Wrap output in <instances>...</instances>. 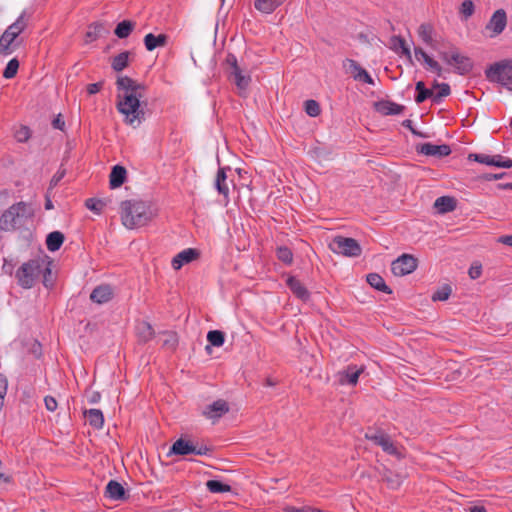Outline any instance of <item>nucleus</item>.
Instances as JSON below:
<instances>
[{"label": "nucleus", "instance_id": "nucleus-16", "mask_svg": "<svg viewBox=\"0 0 512 512\" xmlns=\"http://www.w3.org/2000/svg\"><path fill=\"white\" fill-rule=\"evenodd\" d=\"M374 109L378 113L388 116L401 114L405 107L389 100H380L374 103Z\"/></svg>", "mask_w": 512, "mask_h": 512}, {"label": "nucleus", "instance_id": "nucleus-57", "mask_svg": "<svg viewBox=\"0 0 512 512\" xmlns=\"http://www.w3.org/2000/svg\"><path fill=\"white\" fill-rule=\"evenodd\" d=\"M103 86V82L91 83L87 86V93L89 95H93L98 93Z\"/></svg>", "mask_w": 512, "mask_h": 512}, {"label": "nucleus", "instance_id": "nucleus-38", "mask_svg": "<svg viewBox=\"0 0 512 512\" xmlns=\"http://www.w3.org/2000/svg\"><path fill=\"white\" fill-rule=\"evenodd\" d=\"M433 88L438 89V92L434 94L435 103H440L444 97L449 96L451 93L450 86L447 83H438L437 81H434Z\"/></svg>", "mask_w": 512, "mask_h": 512}, {"label": "nucleus", "instance_id": "nucleus-12", "mask_svg": "<svg viewBox=\"0 0 512 512\" xmlns=\"http://www.w3.org/2000/svg\"><path fill=\"white\" fill-rule=\"evenodd\" d=\"M417 152L426 156L446 157L451 154V148L447 144L435 145L432 143H423L417 146Z\"/></svg>", "mask_w": 512, "mask_h": 512}, {"label": "nucleus", "instance_id": "nucleus-2", "mask_svg": "<svg viewBox=\"0 0 512 512\" xmlns=\"http://www.w3.org/2000/svg\"><path fill=\"white\" fill-rule=\"evenodd\" d=\"M153 217L150 205L144 201L126 200L121 203V220L128 229L145 226Z\"/></svg>", "mask_w": 512, "mask_h": 512}, {"label": "nucleus", "instance_id": "nucleus-10", "mask_svg": "<svg viewBox=\"0 0 512 512\" xmlns=\"http://www.w3.org/2000/svg\"><path fill=\"white\" fill-rule=\"evenodd\" d=\"M469 159H473L481 164L496 166L500 168L512 167V160L499 154L493 156H489L486 154H470Z\"/></svg>", "mask_w": 512, "mask_h": 512}, {"label": "nucleus", "instance_id": "nucleus-46", "mask_svg": "<svg viewBox=\"0 0 512 512\" xmlns=\"http://www.w3.org/2000/svg\"><path fill=\"white\" fill-rule=\"evenodd\" d=\"M305 112L311 117H317L321 112L319 103L312 99L305 101Z\"/></svg>", "mask_w": 512, "mask_h": 512}, {"label": "nucleus", "instance_id": "nucleus-19", "mask_svg": "<svg viewBox=\"0 0 512 512\" xmlns=\"http://www.w3.org/2000/svg\"><path fill=\"white\" fill-rule=\"evenodd\" d=\"M286 285L292 293L302 301H307L310 298V293L307 288L294 276H289L286 280Z\"/></svg>", "mask_w": 512, "mask_h": 512}, {"label": "nucleus", "instance_id": "nucleus-8", "mask_svg": "<svg viewBox=\"0 0 512 512\" xmlns=\"http://www.w3.org/2000/svg\"><path fill=\"white\" fill-rule=\"evenodd\" d=\"M329 248L337 254L346 257H358L362 253V248L357 240L350 237L336 236L329 244Z\"/></svg>", "mask_w": 512, "mask_h": 512}, {"label": "nucleus", "instance_id": "nucleus-20", "mask_svg": "<svg viewBox=\"0 0 512 512\" xmlns=\"http://www.w3.org/2000/svg\"><path fill=\"white\" fill-rule=\"evenodd\" d=\"M105 496L114 501L126 499V491L121 483L110 480L106 486Z\"/></svg>", "mask_w": 512, "mask_h": 512}, {"label": "nucleus", "instance_id": "nucleus-54", "mask_svg": "<svg viewBox=\"0 0 512 512\" xmlns=\"http://www.w3.org/2000/svg\"><path fill=\"white\" fill-rule=\"evenodd\" d=\"M45 407L48 411L54 412L57 409V401L53 396L47 395L44 398Z\"/></svg>", "mask_w": 512, "mask_h": 512}, {"label": "nucleus", "instance_id": "nucleus-56", "mask_svg": "<svg viewBox=\"0 0 512 512\" xmlns=\"http://www.w3.org/2000/svg\"><path fill=\"white\" fill-rule=\"evenodd\" d=\"M468 274H469L471 279L479 278L481 276V274H482V267H481V265H472L469 268Z\"/></svg>", "mask_w": 512, "mask_h": 512}, {"label": "nucleus", "instance_id": "nucleus-24", "mask_svg": "<svg viewBox=\"0 0 512 512\" xmlns=\"http://www.w3.org/2000/svg\"><path fill=\"white\" fill-rule=\"evenodd\" d=\"M83 414L91 427L97 430L103 428L104 416L101 410L89 409L85 410Z\"/></svg>", "mask_w": 512, "mask_h": 512}, {"label": "nucleus", "instance_id": "nucleus-55", "mask_svg": "<svg viewBox=\"0 0 512 512\" xmlns=\"http://www.w3.org/2000/svg\"><path fill=\"white\" fill-rule=\"evenodd\" d=\"M87 401L90 404H96L101 399V394L98 391H87L86 392Z\"/></svg>", "mask_w": 512, "mask_h": 512}, {"label": "nucleus", "instance_id": "nucleus-11", "mask_svg": "<svg viewBox=\"0 0 512 512\" xmlns=\"http://www.w3.org/2000/svg\"><path fill=\"white\" fill-rule=\"evenodd\" d=\"M344 67L352 74V77L355 80L362 81L364 83L374 85L373 78L369 75V73L362 68L359 63L353 59H346L344 61Z\"/></svg>", "mask_w": 512, "mask_h": 512}, {"label": "nucleus", "instance_id": "nucleus-64", "mask_svg": "<svg viewBox=\"0 0 512 512\" xmlns=\"http://www.w3.org/2000/svg\"><path fill=\"white\" fill-rule=\"evenodd\" d=\"M291 512H321L318 509H312V508H292Z\"/></svg>", "mask_w": 512, "mask_h": 512}, {"label": "nucleus", "instance_id": "nucleus-53", "mask_svg": "<svg viewBox=\"0 0 512 512\" xmlns=\"http://www.w3.org/2000/svg\"><path fill=\"white\" fill-rule=\"evenodd\" d=\"M225 63L229 69V72L236 71V70L240 69V67L238 65L237 58L234 54H231V53L228 54L226 57Z\"/></svg>", "mask_w": 512, "mask_h": 512}, {"label": "nucleus", "instance_id": "nucleus-61", "mask_svg": "<svg viewBox=\"0 0 512 512\" xmlns=\"http://www.w3.org/2000/svg\"><path fill=\"white\" fill-rule=\"evenodd\" d=\"M64 177V172H57L50 181V186L54 187Z\"/></svg>", "mask_w": 512, "mask_h": 512}, {"label": "nucleus", "instance_id": "nucleus-43", "mask_svg": "<svg viewBox=\"0 0 512 512\" xmlns=\"http://www.w3.org/2000/svg\"><path fill=\"white\" fill-rule=\"evenodd\" d=\"M85 206L95 214H101L105 207V202L100 199L88 198L85 201Z\"/></svg>", "mask_w": 512, "mask_h": 512}, {"label": "nucleus", "instance_id": "nucleus-25", "mask_svg": "<svg viewBox=\"0 0 512 512\" xmlns=\"http://www.w3.org/2000/svg\"><path fill=\"white\" fill-rule=\"evenodd\" d=\"M284 2L285 0H255L254 7L261 13L271 14Z\"/></svg>", "mask_w": 512, "mask_h": 512}, {"label": "nucleus", "instance_id": "nucleus-17", "mask_svg": "<svg viewBox=\"0 0 512 512\" xmlns=\"http://www.w3.org/2000/svg\"><path fill=\"white\" fill-rule=\"evenodd\" d=\"M199 256V251L194 248H187L181 252H179L173 259H172V267L175 270L181 269V267L184 264H188L192 262L193 260L197 259Z\"/></svg>", "mask_w": 512, "mask_h": 512}, {"label": "nucleus", "instance_id": "nucleus-58", "mask_svg": "<svg viewBox=\"0 0 512 512\" xmlns=\"http://www.w3.org/2000/svg\"><path fill=\"white\" fill-rule=\"evenodd\" d=\"M194 448L195 451L193 452V454L195 455H207L211 451V449L206 445L195 444Z\"/></svg>", "mask_w": 512, "mask_h": 512}, {"label": "nucleus", "instance_id": "nucleus-3", "mask_svg": "<svg viewBox=\"0 0 512 512\" xmlns=\"http://www.w3.org/2000/svg\"><path fill=\"white\" fill-rule=\"evenodd\" d=\"M50 262L45 259L35 258L23 263L15 272L17 283L24 289L34 286L36 280L43 274V284L48 287V276L51 275Z\"/></svg>", "mask_w": 512, "mask_h": 512}, {"label": "nucleus", "instance_id": "nucleus-28", "mask_svg": "<svg viewBox=\"0 0 512 512\" xmlns=\"http://www.w3.org/2000/svg\"><path fill=\"white\" fill-rule=\"evenodd\" d=\"M136 332L139 340L144 343L153 339L155 335L152 325L146 321H142L137 325Z\"/></svg>", "mask_w": 512, "mask_h": 512}, {"label": "nucleus", "instance_id": "nucleus-60", "mask_svg": "<svg viewBox=\"0 0 512 512\" xmlns=\"http://www.w3.org/2000/svg\"><path fill=\"white\" fill-rule=\"evenodd\" d=\"M498 242L512 247V235H503L498 238Z\"/></svg>", "mask_w": 512, "mask_h": 512}, {"label": "nucleus", "instance_id": "nucleus-6", "mask_svg": "<svg viewBox=\"0 0 512 512\" xmlns=\"http://www.w3.org/2000/svg\"><path fill=\"white\" fill-rule=\"evenodd\" d=\"M486 78L512 91V60L506 59L490 65L485 70Z\"/></svg>", "mask_w": 512, "mask_h": 512}, {"label": "nucleus", "instance_id": "nucleus-33", "mask_svg": "<svg viewBox=\"0 0 512 512\" xmlns=\"http://www.w3.org/2000/svg\"><path fill=\"white\" fill-rule=\"evenodd\" d=\"M434 206L439 210V212L447 213L455 209L456 201L453 197L441 196L436 199Z\"/></svg>", "mask_w": 512, "mask_h": 512}, {"label": "nucleus", "instance_id": "nucleus-15", "mask_svg": "<svg viewBox=\"0 0 512 512\" xmlns=\"http://www.w3.org/2000/svg\"><path fill=\"white\" fill-rule=\"evenodd\" d=\"M229 411L228 403L223 399H218L208 405L203 411V415L209 419L217 420Z\"/></svg>", "mask_w": 512, "mask_h": 512}, {"label": "nucleus", "instance_id": "nucleus-1", "mask_svg": "<svg viewBox=\"0 0 512 512\" xmlns=\"http://www.w3.org/2000/svg\"><path fill=\"white\" fill-rule=\"evenodd\" d=\"M118 90L117 110L124 115V122L137 127L145 119V111L141 99L146 90L145 85L138 83L128 76H120L116 81Z\"/></svg>", "mask_w": 512, "mask_h": 512}, {"label": "nucleus", "instance_id": "nucleus-40", "mask_svg": "<svg viewBox=\"0 0 512 512\" xmlns=\"http://www.w3.org/2000/svg\"><path fill=\"white\" fill-rule=\"evenodd\" d=\"M206 487L211 493H225L231 491L230 485L225 484L219 480L207 481Z\"/></svg>", "mask_w": 512, "mask_h": 512}, {"label": "nucleus", "instance_id": "nucleus-49", "mask_svg": "<svg viewBox=\"0 0 512 512\" xmlns=\"http://www.w3.org/2000/svg\"><path fill=\"white\" fill-rule=\"evenodd\" d=\"M30 136V129L26 126L20 127L15 133V138L20 143L27 142Z\"/></svg>", "mask_w": 512, "mask_h": 512}, {"label": "nucleus", "instance_id": "nucleus-21", "mask_svg": "<svg viewBox=\"0 0 512 512\" xmlns=\"http://www.w3.org/2000/svg\"><path fill=\"white\" fill-rule=\"evenodd\" d=\"M194 443L183 438L176 440L170 448L169 454L188 455L195 451Z\"/></svg>", "mask_w": 512, "mask_h": 512}, {"label": "nucleus", "instance_id": "nucleus-32", "mask_svg": "<svg viewBox=\"0 0 512 512\" xmlns=\"http://www.w3.org/2000/svg\"><path fill=\"white\" fill-rule=\"evenodd\" d=\"M434 29L431 24L423 23L418 28V36L420 39L428 46L432 48H436L432 35H433Z\"/></svg>", "mask_w": 512, "mask_h": 512}, {"label": "nucleus", "instance_id": "nucleus-27", "mask_svg": "<svg viewBox=\"0 0 512 512\" xmlns=\"http://www.w3.org/2000/svg\"><path fill=\"white\" fill-rule=\"evenodd\" d=\"M390 44L391 49L397 53L400 51L402 55H404L410 62H412V54L410 48L407 47L404 38L401 36H392L390 39Z\"/></svg>", "mask_w": 512, "mask_h": 512}, {"label": "nucleus", "instance_id": "nucleus-14", "mask_svg": "<svg viewBox=\"0 0 512 512\" xmlns=\"http://www.w3.org/2000/svg\"><path fill=\"white\" fill-rule=\"evenodd\" d=\"M507 24V15L503 9L496 10L486 25V29L492 31L494 35L503 32Z\"/></svg>", "mask_w": 512, "mask_h": 512}, {"label": "nucleus", "instance_id": "nucleus-31", "mask_svg": "<svg viewBox=\"0 0 512 512\" xmlns=\"http://www.w3.org/2000/svg\"><path fill=\"white\" fill-rule=\"evenodd\" d=\"M367 282L376 290L391 294L392 290L386 285L384 279L377 273L367 275Z\"/></svg>", "mask_w": 512, "mask_h": 512}, {"label": "nucleus", "instance_id": "nucleus-50", "mask_svg": "<svg viewBox=\"0 0 512 512\" xmlns=\"http://www.w3.org/2000/svg\"><path fill=\"white\" fill-rule=\"evenodd\" d=\"M460 12L467 19L474 13V4L471 0H465L461 4Z\"/></svg>", "mask_w": 512, "mask_h": 512}, {"label": "nucleus", "instance_id": "nucleus-36", "mask_svg": "<svg viewBox=\"0 0 512 512\" xmlns=\"http://www.w3.org/2000/svg\"><path fill=\"white\" fill-rule=\"evenodd\" d=\"M135 28V22L123 20L119 22L114 30L115 35L120 39L127 38Z\"/></svg>", "mask_w": 512, "mask_h": 512}, {"label": "nucleus", "instance_id": "nucleus-48", "mask_svg": "<svg viewBox=\"0 0 512 512\" xmlns=\"http://www.w3.org/2000/svg\"><path fill=\"white\" fill-rule=\"evenodd\" d=\"M166 339L163 341V346L170 349L175 350L178 345V337L176 333L169 332L165 333Z\"/></svg>", "mask_w": 512, "mask_h": 512}, {"label": "nucleus", "instance_id": "nucleus-45", "mask_svg": "<svg viewBox=\"0 0 512 512\" xmlns=\"http://www.w3.org/2000/svg\"><path fill=\"white\" fill-rule=\"evenodd\" d=\"M387 434L382 430L369 429L365 433V438L372 441L375 445L379 446L380 441L384 439Z\"/></svg>", "mask_w": 512, "mask_h": 512}, {"label": "nucleus", "instance_id": "nucleus-62", "mask_svg": "<svg viewBox=\"0 0 512 512\" xmlns=\"http://www.w3.org/2000/svg\"><path fill=\"white\" fill-rule=\"evenodd\" d=\"M9 192L7 190L0 191V208L8 202Z\"/></svg>", "mask_w": 512, "mask_h": 512}, {"label": "nucleus", "instance_id": "nucleus-63", "mask_svg": "<svg viewBox=\"0 0 512 512\" xmlns=\"http://www.w3.org/2000/svg\"><path fill=\"white\" fill-rule=\"evenodd\" d=\"M414 54L417 59H424L428 55L421 47H415Z\"/></svg>", "mask_w": 512, "mask_h": 512}, {"label": "nucleus", "instance_id": "nucleus-34", "mask_svg": "<svg viewBox=\"0 0 512 512\" xmlns=\"http://www.w3.org/2000/svg\"><path fill=\"white\" fill-rule=\"evenodd\" d=\"M229 76L234 82V84L237 86V88H239L240 90H246L247 87L249 86V83L251 82L250 76L244 75L241 69H238L236 71H230Z\"/></svg>", "mask_w": 512, "mask_h": 512}, {"label": "nucleus", "instance_id": "nucleus-5", "mask_svg": "<svg viewBox=\"0 0 512 512\" xmlns=\"http://www.w3.org/2000/svg\"><path fill=\"white\" fill-rule=\"evenodd\" d=\"M33 217L30 204L20 201L11 205L0 216V229L2 231H14L24 226Z\"/></svg>", "mask_w": 512, "mask_h": 512}, {"label": "nucleus", "instance_id": "nucleus-18", "mask_svg": "<svg viewBox=\"0 0 512 512\" xmlns=\"http://www.w3.org/2000/svg\"><path fill=\"white\" fill-rule=\"evenodd\" d=\"M113 295V289L110 285H99L92 290L90 299L94 303L104 304L109 302Z\"/></svg>", "mask_w": 512, "mask_h": 512}, {"label": "nucleus", "instance_id": "nucleus-44", "mask_svg": "<svg viewBox=\"0 0 512 512\" xmlns=\"http://www.w3.org/2000/svg\"><path fill=\"white\" fill-rule=\"evenodd\" d=\"M19 69V61L16 58L11 59L4 71H3V77L6 79H12L17 74V71Z\"/></svg>", "mask_w": 512, "mask_h": 512}, {"label": "nucleus", "instance_id": "nucleus-37", "mask_svg": "<svg viewBox=\"0 0 512 512\" xmlns=\"http://www.w3.org/2000/svg\"><path fill=\"white\" fill-rule=\"evenodd\" d=\"M129 55H130L129 51H123V52L119 53L118 55H116L112 59V63H111L113 70H115L116 72H120L123 69H125L129 63Z\"/></svg>", "mask_w": 512, "mask_h": 512}, {"label": "nucleus", "instance_id": "nucleus-22", "mask_svg": "<svg viewBox=\"0 0 512 512\" xmlns=\"http://www.w3.org/2000/svg\"><path fill=\"white\" fill-rule=\"evenodd\" d=\"M127 171L125 167L121 165H115L109 175L110 187L115 189L123 185L126 180Z\"/></svg>", "mask_w": 512, "mask_h": 512}, {"label": "nucleus", "instance_id": "nucleus-9", "mask_svg": "<svg viewBox=\"0 0 512 512\" xmlns=\"http://www.w3.org/2000/svg\"><path fill=\"white\" fill-rule=\"evenodd\" d=\"M417 259L410 254H403L391 264V271L395 276H405L416 270Z\"/></svg>", "mask_w": 512, "mask_h": 512}, {"label": "nucleus", "instance_id": "nucleus-29", "mask_svg": "<svg viewBox=\"0 0 512 512\" xmlns=\"http://www.w3.org/2000/svg\"><path fill=\"white\" fill-rule=\"evenodd\" d=\"M64 235L60 231H53L47 235L46 246L51 252H55L60 249L64 242Z\"/></svg>", "mask_w": 512, "mask_h": 512}, {"label": "nucleus", "instance_id": "nucleus-23", "mask_svg": "<svg viewBox=\"0 0 512 512\" xmlns=\"http://www.w3.org/2000/svg\"><path fill=\"white\" fill-rule=\"evenodd\" d=\"M167 41L168 36L166 34L154 35L149 33L144 37V45L148 51H153L158 47H164Z\"/></svg>", "mask_w": 512, "mask_h": 512}, {"label": "nucleus", "instance_id": "nucleus-42", "mask_svg": "<svg viewBox=\"0 0 512 512\" xmlns=\"http://www.w3.org/2000/svg\"><path fill=\"white\" fill-rule=\"evenodd\" d=\"M379 446L382 448L384 452L389 455L399 456L400 453L395 446L394 442L391 440L390 436L387 434L382 441H380Z\"/></svg>", "mask_w": 512, "mask_h": 512}, {"label": "nucleus", "instance_id": "nucleus-30", "mask_svg": "<svg viewBox=\"0 0 512 512\" xmlns=\"http://www.w3.org/2000/svg\"><path fill=\"white\" fill-rule=\"evenodd\" d=\"M225 170L226 168L224 167L218 169L215 178V188L220 194L224 195L225 197H228L229 187L226 182L227 176Z\"/></svg>", "mask_w": 512, "mask_h": 512}, {"label": "nucleus", "instance_id": "nucleus-51", "mask_svg": "<svg viewBox=\"0 0 512 512\" xmlns=\"http://www.w3.org/2000/svg\"><path fill=\"white\" fill-rule=\"evenodd\" d=\"M423 60L430 70L436 72L438 76L442 75V67L437 61L432 59L429 55H427Z\"/></svg>", "mask_w": 512, "mask_h": 512}, {"label": "nucleus", "instance_id": "nucleus-26", "mask_svg": "<svg viewBox=\"0 0 512 512\" xmlns=\"http://www.w3.org/2000/svg\"><path fill=\"white\" fill-rule=\"evenodd\" d=\"M107 32L108 30L102 23H92L88 26V29L85 33V43H91Z\"/></svg>", "mask_w": 512, "mask_h": 512}, {"label": "nucleus", "instance_id": "nucleus-47", "mask_svg": "<svg viewBox=\"0 0 512 512\" xmlns=\"http://www.w3.org/2000/svg\"><path fill=\"white\" fill-rule=\"evenodd\" d=\"M450 294H451V287L448 285H445L433 293L432 300L433 301H445L449 298Z\"/></svg>", "mask_w": 512, "mask_h": 512}, {"label": "nucleus", "instance_id": "nucleus-52", "mask_svg": "<svg viewBox=\"0 0 512 512\" xmlns=\"http://www.w3.org/2000/svg\"><path fill=\"white\" fill-rule=\"evenodd\" d=\"M225 63L229 69V72L236 71V70L240 69V67L238 65L237 58L234 54H231V53L228 54L226 57Z\"/></svg>", "mask_w": 512, "mask_h": 512}, {"label": "nucleus", "instance_id": "nucleus-4", "mask_svg": "<svg viewBox=\"0 0 512 512\" xmlns=\"http://www.w3.org/2000/svg\"><path fill=\"white\" fill-rule=\"evenodd\" d=\"M30 16L24 11L0 37V55L8 56L15 52L23 43L21 34L28 26Z\"/></svg>", "mask_w": 512, "mask_h": 512}, {"label": "nucleus", "instance_id": "nucleus-59", "mask_svg": "<svg viewBox=\"0 0 512 512\" xmlns=\"http://www.w3.org/2000/svg\"><path fill=\"white\" fill-rule=\"evenodd\" d=\"M52 126L55 129L64 130L65 121L62 119L60 114L53 119Z\"/></svg>", "mask_w": 512, "mask_h": 512}, {"label": "nucleus", "instance_id": "nucleus-39", "mask_svg": "<svg viewBox=\"0 0 512 512\" xmlns=\"http://www.w3.org/2000/svg\"><path fill=\"white\" fill-rule=\"evenodd\" d=\"M207 341L211 346L221 347L225 342V334L220 330H211L207 333Z\"/></svg>", "mask_w": 512, "mask_h": 512}, {"label": "nucleus", "instance_id": "nucleus-13", "mask_svg": "<svg viewBox=\"0 0 512 512\" xmlns=\"http://www.w3.org/2000/svg\"><path fill=\"white\" fill-rule=\"evenodd\" d=\"M363 367H357L356 365H348L343 371L338 372V381L341 385L355 386L358 383L359 376L363 373Z\"/></svg>", "mask_w": 512, "mask_h": 512}, {"label": "nucleus", "instance_id": "nucleus-41", "mask_svg": "<svg viewBox=\"0 0 512 512\" xmlns=\"http://www.w3.org/2000/svg\"><path fill=\"white\" fill-rule=\"evenodd\" d=\"M277 258L286 265L293 263V252L287 246H280L276 250Z\"/></svg>", "mask_w": 512, "mask_h": 512}, {"label": "nucleus", "instance_id": "nucleus-7", "mask_svg": "<svg viewBox=\"0 0 512 512\" xmlns=\"http://www.w3.org/2000/svg\"><path fill=\"white\" fill-rule=\"evenodd\" d=\"M439 56L446 64L453 66L454 72L459 75H466L473 69L472 60L455 47L450 51H439Z\"/></svg>", "mask_w": 512, "mask_h": 512}, {"label": "nucleus", "instance_id": "nucleus-35", "mask_svg": "<svg viewBox=\"0 0 512 512\" xmlns=\"http://www.w3.org/2000/svg\"><path fill=\"white\" fill-rule=\"evenodd\" d=\"M416 89V96H415V102L417 104H421L424 101H426L428 98H432V101L434 102V93L432 90L425 87V84L423 81H418L415 85Z\"/></svg>", "mask_w": 512, "mask_h": 512}]
</instances>
